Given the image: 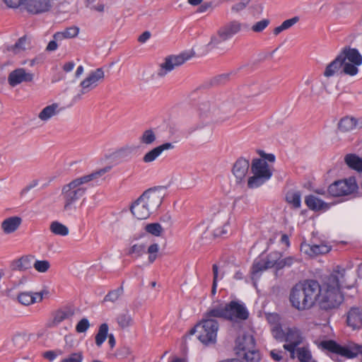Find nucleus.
I'll return each mask as SVG.
<instances>
[{"mask_svg": "<svg viewBox=\"0 0 362 362\" xmlns=\"http://www.w3.org/2000/svg\"><path fill=\"white\" fill-rule=\"evenodd\" d=\"M321 286L315 280L297 283L291 289L289 300L291 305L299 311L310 309L320 296Z\"/></svg>", "mask_w": 362, "mask_h": 362, "instance_id": "nucleus-1", "label": "nucleus"}, {"mask_svg": "<svg viewBox=\"0 0 362 362\" xmlns=\"http://www.w3.org/2000/svg\"><path fill=\"white\" fill-rule=\"evenodd\" d=\"M112 169L111 165L106 166L98 170L94 171L89 175L82 176L72 180L62 188V194L64 199V210L67 211L71 206L79 199L86 191V188L82 187L83 184L95 180L101 177Z\"/></svg>", "mask_w": 362, "mask_h": 362, "instance_id": "nucleus-2", "label": "nucleus"}, {"mask_svg": "<svg viewBox=\"0 0 362 362\" xmlns=\"http://www.w3.org/2000/svg\"><path fill=\"white\" fill-rule=\"evenodd\" d=\"M252 176L247 179V187L255 189L268 181L272 176V167L265 160L254 158L250 165Z\"/></svg>", "mask_w": 362, "mask_h": 362, "instance_id": "nucleus-3", "label": "nucleus"}, {"mask_svg": "<svg viewBox=\"0 0 362 362\" xmlns=\"http://www.w3.org/2000/svg\"><path fill=\"white\" fill-rule=\"evenodd\" d=\"M234 220L231 209H223L214 216L206 229L210 230L214 236L221 237L231 232V225Z\"/></svg>", "mask_w": 362, "mask_h": 362, "instance_id": "nucleus-4", "label": "nucleus"}, {"mask_svg": "<svg viewBox=\"0 0 362 362\" xmlns=\"http://www.w3.org/2000/svg\"><path fill=\"white\" fill-rule=\"evenodd\" d=\"M244 25L239 21H230L221 26L216 33L211 36L207 46L214 49L218 48L223 42L239 33Z\"/></svg>", "mask_w": 362, "mask_h": 362, "instance_id": "nucleus-5", "label": "nucleus"}, {"mask_svg": "<svg viewBox=\"0 0 362 362\" xmlns=\"http://www.w3.org/2000/svg\"><path fill=\"white\" fill-rule=\"evenodd\" d=\"M344 63L341 72L345 75L354 76L358 72V66L362 64V55L356 48L345 47L338 54Z\"/></svg>", "mask_w": 362, "mask_h": 362, "instance_id": "nucleus-6", "label": "nucleus"}, {"mask_svg": "<svg viewBox=\"0 0 362 362\" xmlns=\"http://www.w3.org/2000/svg\"><path fill=\"white\" fill-rule=\"evenodd\" d=\"M218 327L219 325L217 320L203 318L200 323L190 330L189 334H194L197 332L199 333L198 339L202 343L204 344H214L216 340Z\"/></svg>", "mask_w": 362, "mask_h": 362, "instance_id": "nucleus-7", "label": "nucleus"}, {"mask_svg": "<svg viewBox=\"0 0 362 362\" xmlns=\"http://www.w3.org/2000/svg\"><path fill=\"white\" fill-rule=\"evenodd\" d=\"M166 187L157 186L145 190L139 198L149 208L152 214L155 213L163 203L166 195Z\"/></svg>", "mask_w": 362, "mask_h": 362, "instance_id": "nucleus-8", "label": "nucleus"}, {"mask_svg": "<svg viewBox=\"0 0 362 362\" xmlns=\"http://www.w3.org/2000/svg\"><path fill=\"white\" fill-rule=\"evenodd\" d=\"M320 345L322 349L347 358H354L358 354H362V346L356 344L346 346H341L333 340H327L322 341Z\"/></svg>", "mask_w": 362, "mask_h": 362, "instance_id": "nucleus-9", "label": "nucleus"}, {"mask_svg": "<svg viewBox=\"0 0 362 362\" xmlns=\"http://www.w3.org/2000/svg\"><path fill=\"white\" fill-rule=\"evenodd\" d=\"M189 57L186 54L179 55H170L166 57L163 62L159 64L157 71V76L160 78L165 76L169 72L172 71L176 67L182 65Z\"/></svg>", "mask_w": 362, "mask_h": 362, "instance_id": "nucleus-10", "label": "nucleus"}, {"mask_svg": "<svg viewBox=\"0 0 362 362\" xmlns=\"http://www.w3.org/2000/svg\"><path fill=\"white\" fill-rule=\"evenodd\" d=\"M357 189L355 179L338 180L330 185L328 192L333 197L346 196L352 194Z\"/></svg>", "mask_w": 362, "mask_h": 362, "instance_id": "nucleus-11", "label": "nucleus"}, {"mask_svg": "<svg viewBox=\"0 0 362 362\" xmlns=\"http://www.w3.org/2000/svg\"><path fill=\"white\" fill-rule=\"evenodd\" d=\"M227 320L230 321L245 320L249 313L243 303L232 300L226 304Z\"/></svg>", "mask_w": 362, "mask_h": 362, "instance_id": "nucleus-12", "label": "nucleus"}, {"mask_svg": "<svg viewBox=\"0 0 362 362\" xmlns=\"http://www.w3.org/2000/svg\"><path fill=\"white\" fill-rule=\"evenodd\" d=\"M318 300L323 309L329 310L339 306L343 301V296L340 290L326 289L324 294L320 293Z\"/></svg>", "mask_w": 362, "mask_h": 362, "instance_id": "nucleus-13", "label": "nucleus"}, {"mask_svg": "<svg viewBox=\"0 0 362 362\" xmlns=\"http://www.w3.org/2000/svg\"><path fill=\"white\" fill-rule=\"evenodd\" d=\"M288 342L284 345V349L287 350L291 354L292 358H295L296 347L302 341L300 331L296 328H286V333L284 340Z\"/></svg>", "mask_w": 362, "mask_h": 362, "instance_id": "nucleus-14", "label": "nucleus"}, {"mask_svg": "<svg viewBox=\"0 0 362 362\" xmlns=\"http://www.w3.org/2000/svg\"><path fill=\"white\" fill-rule=\"evenodd\" d=\"M34 74L26 71L23 68H18L12 71L8 76V84L11 87H15L21 83H28L33 81Z\"/></svg>", "mask_w": 362, "mask_h": 362, "instance_id": "nucleus-15", "label": "nucleus"}, {"mask_svg": "<svg viewBox=\"0 0 362 362\" xmlns=\"http://www.w3.org/2000/svg\"><path fill=\"white\" fill-rule=\"evenodd\" d=\"M129 211L133 216L139 220L147 219L153 214L139 197L131 204Z\"/></svg>", "mask_w": 362, "mask_h": 362, "instance_id": "nucleus-16", "label": "nucleus"}, {"mask_svg": "<svg viewBox=\"0 0 362 362\" xmlns=\"http://www.w3.org/2000/svg\"><path fill=\"white\" fill-rule=\"evenodd\" d=\"M104 77V72L102 69H97L91 72L87 78L81 83L82 88L81 93L85 94L97 86L98 82Z\"/></svg>", "mask_w": 362, "mask_h": 362, "instance_id": "nucleus-17", "label": "nucleus"}, {"mask_svg": "<svg viewBox=\"0 0 362 362\" xmlns=\"http://www.w3.org/2000/svg\"><path fill=\"white\" fill-rule=\"evenodd\" d=\"M255 346V339L250 334H241L235 340V350L238 356L240 355V352H245L246 350H252Z\"/></svg>", "mask_w": 362, "mask_h": 362, "instance_id": "nucleus-18", "label": "nucleus"}, {"mask_svg": "<svg viewBox=\"0 0 362 362\" xmlns=\"http://www.w3.org/2000/svg\"><path fill=\"white\" fill-rule=\"evenodd\" d=\"M250 168V162L243 157L239 158L233 164L232 173L238 182L245 180Z\"/></svg>", "mask_w": 362, "mask_h": 362, "instance_id": "nucleus-19", "label": "nucleus"}, {"mask_svg": "<svg viewBox=\"0 0 362 362\" xmlns=\"http://www.w3.org/2000/svg\"><path fill=\"white\" fill-rule=\"evenodd\" d=\"M346 323L354 330L362 328V308H351L346 314Z\"/></svg>", "mask_w": 362, "mask_h": 362, "instance_id": "nucleus-20", "label": "nucleus"}, {"mask_svg": "<svg viewBox=\"0 0 362 362\" xmlns=\"http://www.w3.org/2000/svg\"><path fill=\"white\" fill-rule=\"evenodd\" d=\"M74 315V310L71 308L59 310L54 313L52 319L47 322L45 326L47 328L55 327L64 320L71 318Z\"/></svg>", "mask_w": 362, "mask_h": 362, "instance_id": "nucleus-21", "label": "nucleus"}, {"mask_svg": "<svg viewBox=\"0 0 362 362\" xmlns=\"http://www.w3.org/2000/svg\"><path fill=\"white\" fill-rule=\"evenodd\" d=\"M53 2V0H27L26 7L30 13H42L49 11Z\"/></svg>", "mask_w": 362, "mask_h": 362, "instance_id": "nucleus-22", "label": "nucleus"}, {"mask_svg": "<svg viewBox=\"0 0 362 362\" xmlns=\"http://www.w3.org/2000/svg\"><path fill=\"white\" fill-rule=\"evenodd\" d=\"M300 250L310 257H315L328 253L331 250V247L324 243L319 245L303 243L300 245Z\"/></svg>", "mask_w": 362, "mask_h": 362, "instance_id": "nucleus-23", "label": "nucleus"}, {"mask_svg": "<svg viewBox=\"0 0 362 362\" xmlns=\"http://www.w3.org/2000/svg\"><path fill=\"white\" fill-rule=\"evenodd\" d=\"M173 148V145L171 143H165L160 145L148 152H147L143 157V161L144 163H151L154 161L165 150H169Z\"/></svg>", "mask_w": 362, "mask_h": 362, "instance_id": "nucleus-24", "label": "nucleus"}, {"mask_svg": "<svg viewBox=\"0 0 362 362\" xmlns=\"http://www.w3.org/2000/svg\"><path fill=\"white\" fill-rule=\"evenodd\" d=\"M22 218L19 216H11L4 220L1 228L6 234L15 232L21 226Z\"/></svg>", "mask_w": 362, "mask_h": 362, "instance_id": "nucleus-25", "label": "nucleus"}, {"mask_svg": "<svg viewBox=\"0 0 362 362\" xmlns=\"http://www.w3.org/2000/svg\"><path fill=\"white\" fill-rule=\"evenodd\" d=\"M344 66V63L339 55L332 61L329 64L327 65L324 71V76L327 78L332 77L334 76L337 73L344 74L341 72V70Z\"/></svg>", "mask_w": 362, "mask_h": 362, "instance_id": "nucleus-26", "label": "nucleus"}, {"mask_svg": "<svg viewBox=\"0 0 362 362\" xmlns=\"http://www.w3.org/2000/svg\"><path fill=\"white\" fill-rule=\"evenodd\" d=\"M223 318L227 320L226 304L218 305L209 309L204 315V319L216 320L214 318Z\"/></svg>", "mask_w": 362, "mask_h": 362, "instance_id": "nucleus-27", "label": "nucleus"}, {"mask_svg": "<svg viewBox=\"0 0 362 362\" xmlns=\"http://www.w3.org/2000/svg\"><path fill=\"white\" fill-rule=\"evenodd\" d=\"M108 326L107 324L103 323L99 327L98 333L95 335V344L98 346H100L108 337V342L111 347H113V334H110L107 335Z\"/></svg>", "mask_w": 362, "mask_h": 362, "instance_id": "nucleus-28", "label": "nucleus"}, {"mask_svg": "<svg viewBox=\"0 0 362 362\" xmlns=\"http://www.w3.org/2000/svg\"><path fill=\"white\" fill-rule=\"evenodd\" d=\"M116 320L121 329H126L134 324V320L127 309L119 313Z\"/></svg>", "mask_w": 362, "mask_h": 362, "instance_id": "nucleus-29", "label": "nucleus"}, {"mask_svg": "<svg viewBox=\"0 0 362 362\" xmlns=\"http://www.w3.org/2000/svg\"><path fill=\"white\" fill-rule=\"evenodd\" d=\"M305 203L307 206L313 211L327 209L328 204L314 195H308L305 198Z\"/></svg>", "mask_w": 362, "mask_h": 362, "instance_id": "nucleus-30", "label": "nucleus"}, {"mask_svg": "<svg viewBox=\"0 0 362 362\" xmlns=\"http://www.w3.org/2000/svg\"><path fill=\"white\" fill-rule=\"evenodd\" d=\"M60 110L59 108V104L52 103V105L46 106L45 108L42 110V111L39 113L38 117L42 121H47L53 116H55L59 114Z\"/></svg>", "mask_w": 362, "mask_h": 362, "instance_id": "nucleus-31", "label": "nucleus"}, {"mask_svg": "<svg viewBox=\"0 0 362 362\" xmlns=\"http://www.w3.org/2000/svg\"><path fill=\"white\" fill-rule=\"evenodd\" d=\"M33 256L25 255L14 260L12 262V267L13 269L18 271H25L32 267V259Z\"/></svg>", "mask_w": 362, "mask_h": 362, "instance_id": "nucleus-32", "label": "nucleus"}, {"mask_svg": "<svg viewBox=\"0 0 362 362\" xmlns=\"http://www.w3.org/2000/svg\"><path fill=\"white\" fill-rule=\"evenodd\" d=\"M37 298H39V301H41L42 299V293L37 292L35 293L23 292L21 293L18 296V300L20 303L24 305H29L35 303L37 300Z\"/></svg>", "mask_w": 362, "mask_h": 362, "instance_id": "nucleus-33", "label": "nucleus"}, {"mask_svg": "<svg viewBox=\"0 0 362 362\" xmlns=\"http://www.w3.org/2000/svg\"><path fill=\"white\" fill-rule=\"evenodd\" d=\"M357 122L355 118L345 117L340 119L338 123V129L345 133L353 130L356 127Z\"/></svg>", "mask_w": 362, "mask_h": 362, "instance_id": "nucleus-34", "label": "nucleus"}, {"mask_svg": "<svg viewBox=\"0 0 362 362\" xmlns=\"http://www.w3.org/2000/svg\"><path fill=\"white\" fill-rule=\"evenodd\" d=\"M78 33V28L77 27H70L66 28L62 32L56 33L53 37L56 40H63L64 39L72 38L76 37Z\"/></svg>", "mask_w": 362, "mask_h": 362, "instance_id": "nucleus-35", "label": "nucleus"}, {"mask_svg": "<svg viewBox=\"0 0 362 362\" xmlns=\"http://www.w3.org/2000/svg\"><path fill=\"white\" fill-rule=\"evenodd\" d=\"M139 143L142 145H152L156 140V132L151 129H146L140 136Z\"/></svg>", "mask_w": 362, "mask_h": 362, "instance_id": "nucleus-36", "label": "nucleus"}, {"mask_svg": "<svg viewBox=\"0 0 362 362\" xmlns=\"http://www.w3.org/2000/svg\"><path fill=\"white\" fill-rule=\"evenodd\" d=\"M50 231L56 235L60 236H66L69 234V228L62 223L54 221L50 223L49 226Z\"/></svg>", "mask_w": 362, "mask_h": 362, "instance_id": "nucleus-37", "label": "nucleus"}, {"mask_svg": "<svg viewBox=\"0 0 362 362\" xmlns=\"http://www.w3.org/2000/svg\"><path fill=\"white\" fill-rule=\"evenodd\" d=\"M29 48V43L25 37H21L18 42L13 46L8 48V50L12 52L14 54H18Z\"/></svg>", "mask_w": 362, "mask_h": 362, "instance_id": "nucleus-38", "label": "nucleus"}, {"mask_svg": "<svg viewBox=\"0 0 362 362\" xmlns=\"http://www.w3.org/2000/svg\"><path fill=\"white\" fill-rule=\"evenodd\" d=\"M298 21H299L298 16H294L290 19H287V20L284 21L279 26L276 27L274 29L273 33L275 35H278L282 31L291 28L293 25H294Z\"/></svg>", "mask_w": 362, "mask_h": 362, "instance_id": "nucleus-39", "label": "nucleus"}, {"mask_svg": "<svg viewBox=\"0 0 362 362\" xmlns=\"http://www.w3.org/2000/svg\"><path fill=\"white\" fill-rule=\"evenodd\" d=\"M345 162L350 168L358 171L362 170V159L359 157L354 154L346 155L345 157Z\"/></svg>", "mask_w": 362, "mask_h": 362, "instance_id": "nucleus-40", "label": "nucleus"}, {"mask_svg": "<svg viewBox=\"0 0 362 362\" xmlns=\"http://www.w3.org/2000/svg\"><path fill=\"white\" fill-rule=\"evenodd\" d=\"M239 357L244 358L247 362H258L260 359L259 354L255 347L252 350H246L245 352H240Z\"/></svg>", "mask_w": 362, "mask_h": 362, "instance_id": "nucleus-41", "label": "nucleus"}, {"mask_svg": "<svg viewBox=\"0 0 362 362\" xmlns=\"http://www.w3.org/2000/svg\"><path fill=\"white\" fill-rule=\"evenodd\" d=\"M300 197L301 194L299 192H288L286 194V201L291 204L295 208H300Z\"/></svg>", "mask_w": 362, "mask_h": 362, "instance_id": "nucleus-42", "label": "nucleus"}, {"mask_svg": "<svg viewBox=\"0 0 362 362\" xmlns=\"http://www.w3.org/2000/svg\"><path fill=\"white\" fill-rule=\"evenodd\" d=\"M296 353L300 362H311L312 355L308 349L305 347L298 348L296 349Z\"/></svg>", "mask_w": 362, "mask_h": 362, "instance_id": "nucleus-43", "label": "nucleus"}, {"mask_svg": "<svg viewBox=\"0 0 362 362\" xmlns=\"http://www.w3.org/2000/svg\"><path fill=\"white\" fill-rule=\"evenodd\" d=\"M215 111V106L209 101H205L199 105L200 115L203 117H208Z\"/></svg>", "mask_w": 362, "mask_h": 362, "instance_id": "nucleus-44", "label": "nucleus"}, {"mask_svg": "<svg viewBox=\"0 0 362 362\" xmlns=\"http://www.w3.org/2000/svg\"><path fill=\"white\" fill-rule=\"evenodd\" d=\"M147 233L155 236H160L163 232V228L158 223H148L145 226Z\"/></svg>", "mask_w": 362, "mask_h": 362, "instance_id": "nucleus-45", "label": "nucleus"}, {"mask_svg": "<svg viewBox=\"0 0 362 362\" xmlns=\"http://www.w3.org/2000/svg\"><path fill=\"white\" fill-rule=\"evenodd\" d=\"M273 337L280 341H284L285 339L286 328L284 329L281 325L273 326L271 328Z\"/></svg>", "mask_w": 362, "mask_h": 362, "instance_id": "nucleus-46", "label": "nucleus"}, {"mask_svg": "<svg viewBox=\"0 0 362 362\" xmlns=\"http://www.w3.org/2000/svg\"><path fill=\"white\" fill-rule=\"evenodd\" d=\"M33 266L37 272L45 273L50 268V263L47 260H36Z\"/></svg>", "mask_w": 362, "mask_h": 362, "instance_id": "nucleus-47", "label": "nucleus"}, {"mask_svg": "<svg viewBox=\"0 0 362 362\" xmlns=\"http://www.w3.org/2000/svg\"><path fill=\"white\" fill-rule=\"evenodd\" d=\"M265 263L262 259L255 260L252 267V274L253 276H256L259 273L266 270Z\"/></svg>", "mask_w": 362, "mask_h": 362, "instance_id": "nucleus-48", "label": "nucleus"}, {"mask_svg": "<svg viewBox=\"0 0 362 362\" xmlns=\"http://www.w3.org/2000/svg\"><path fill=\"white\" fill-rule=\"evenodd\" d=\"M326 289L340 290L339 279L336 275H331L327 281Z\"/></svg>", "mask_w": 362, "mask_h": 362, "instance_id": "nucleus-49", "label": "nucleus"}, {"mask_svg": "<svg viewBox=\"0 0 362 362\" xmlns=\"http://www.w3.org/2000/svg\"><path fill=\"white\" fill-rule=\"evenodd\" d=\"M269 23L270 21L269 19H262L260 21L255 23L251 27V30L254 33H261L269 25Z\"/></svg>", "mask_w": 362, "mask_h": 362, "instance_id": "nucleus-50", "label": "nucleus"}, {"mask_svg": "<svg viewBox=\"0 0 362 362\" xmlns=\"http://www.w3.org/2000/svg\"><path fill=\"white\" fill-rule=\"evenodd\" d=\"M159 250V245L157 243L151 244L147 250V252L149 254L148 262L153 263L157 258V252Z\"/></svg>", "mask_w": 362, "mask_h": 362, "instance_id": "nucleus-51", "label": "nucleus"}, {"mask_svg": "<svg viewBox=\"0 0 362 362\" xmlns=\"http://www.w3.org/2000/svg\"><path fill=\"white\" fill-rule=\"evenodd\" d=\"M146 247L143 244H135L131 247L129 253L135 255L136 257H140L145 252Z\"/></svg>", "mask_w": 362, "mask_h": 362, "instance_id": "nucleus-52", "label": "nucleus"}, {"mask_svg": "<svg viewBox=\"0 0 362 362\" xmlns=\"http://www.w3.org/2000/svg\"><path fill=\"white\" fill-rule=\"evenodd\" d=\"M198 136L203 141L209 140L212 136V130L209 127L203 128L199 130Z\"/></svg>", "mask_w": 362, "mask_h": 362, "instance_id": "nucleus-53", "label": "nucleus"}, {"mask_svg": "<svg viewBox=\"0 0 362 362\" xmlns=\"http://www.w3.org/2000/svg\"><path fill=\"white\" fill-rule=\"evenodd\" d=\"M250 0H240L231 7V11L234 13H238L244 10L250 3Z\"/></svg>", "mask_w": 362, "mask_h": 362, "instance_id": "nucleus-54", "label": "nucleus"}, {"mask_svg": "<svg viewBox=\"0 0 362 362\" xmlns=\"http://www.w3.org/2000/svg\"><path fill=\"white\" fill-rule=\"evenodd\" d=\"M89 327L90 324L88 320L86 318H83L76 325V330L78 333H83L85 332Z\"/></svg>", "mask_w": 362, "mask_h": 362, "instance_id": "nucleus-55", "label": "nucleus"}, {"mask_svg": "<svg viewBox=\"0 0 362 362\" xmlns=\"http://www.w3.org/2000/svg\"><path fill=\"white\" fill-rule=\"evenodd\" d=\"M83 356L81 353L71 354L69 357L63 359L61 362H82Z\"/></svg>", "mask_w": 362, "mask_h": 362, "instance_id": "nucleus-56", "label": "nucleus"}, {"mask_svg": "<svg viewBox=\"0 0 362 362\" xmlns=\"http://www.w3.org/2000/svg\"><path fill=\"white\" fill-rule=\"evenodd\" d=\"M267 321L271 325L272 327L275 325H280V317L278 314L272 313L267 315Z\"/></svg>", "mask_w": 362, "mask_h": 362, "instance_id": "nucleus-57", "label": "nucleus"}, {"mask_svg": "<svg viewBox=\"0 0 362 362\" xmlns=\"http://www.w3.org/2000/svg\"><path fill=\"white\" fill-rule=\"evenodd\" d=\"M214 8V5L212 2H205L200 5L198 8L197 11L199 13H204L206 11H211Z\"/></svg>", "mask_w": 362, "mask_h": 362, "instance_id": "nucleus-58", "label": "nucleus"}, {"mask_svg": "<svg viewBox=\"0 0 362 362\" xmlns=\"http://www.w3.org/2000/svg\"><path fill=\"white\" fill-rule=\"evenodd\" d=\"M212 272H213V282L218 283V279H221L223 278V273L221 274V275L219 276L218 267L216 264H213Z\"/></svg>", "mask_w": 362, "mask_h": 362, "instance_id": "nucleus-59", "label": "nucleus"}, {"mask_svg": "<svg viewBox=\"0 0 362 362\" xmlns=\"http://www.w3.org/2000/svg\"><path fill=\"white\" fill-rule=\"evenodd\" d=\"M263 261L265 263V269H269L272 267H275L276 259L272 258V255H269L266 259H263Z\"/></svg>", "mask_w": 362, "mask_h": 362, "instance_id": "nucleus-60", "label": "nucleus"}, {"mask_svg": "<svg viewBox=\"0 0 362 362\" xmlns=\"http://www.w3.org/2000/svg\"><path fill=\"white\" fill-rule=\"evenodd\" d=\"M25 0H4L5 4L11 8H17L23 4Z\"/></svg>", "mask_w": 362, "mask_h": 362, "instance_id": "nucleus-61", "label": "nucleus"}, {"mask_svg": "<svg viewBox=\"0 0 362 362\" xmlns=\"http://www.w3.org/2000/svg\"><path fill=\"white\" fill-rule=\"evenodd\" d=\"M129 354V349L128 347H122L119 349L117 351V356L119 358H125Z\"/></svg>", "mask_w": 362, "mask_h": 362, "instance_id": "nucleus-62", "label": "nucleus"}, {"mask_svg": "<svg viewBox=\"0 0 362 362\" xmlns=\"http://www.w3.org/2000/svg\"><path fill=\"white\" fill-rule=\"evenodd\" d=\"M57 353L54 351H47L43 354L44 358L50 361H53L57 357Z\"/></svg>", "mask_w": 362, "mask_h": 362, "instance_id": "nucleus-63", "label": "nucleus"}, {"mask_svg": "<svg viewBox=\"0 0 362 362\" xmlns=\"http://www.w3.org/2000/svg\"><path fill=\"white\" fill-rule=\"evenodd\" d=\"M151 37V33L149 31L144 32L138 38V41L141 43L146 42Z\"/></svg>", "mask_w": 362, "mask_h": 362, "instance_id": "nucleus-64", "label": "nucleus"}]
</instances>
